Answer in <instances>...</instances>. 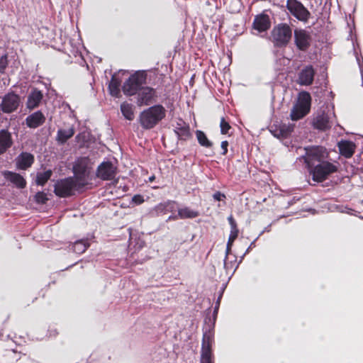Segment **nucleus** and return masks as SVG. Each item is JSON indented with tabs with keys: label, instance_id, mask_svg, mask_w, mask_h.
<instances>
[{
	"label": "nucleus",
	"instance_id": "obj_1",
	"mask_svg": "<svg viewBox=\"0 0 363 363\" xmlns=\"http://www.w3.org/2000/svg\"><path fill=\"white\" fill-rule=\"evenodd\" d=\"M166 116L163 106L157 104L143 111L139 116L140 125L146 130L155 127Z\"/></svg>",
	"mask_w": 363,
	"mask_h": 363
},
{
	"label": "nucleus",
	"instance_id": "obj_2",
	"mask_svg": "<svg viewBox=\"0 0 363 363\" xmlns=\"http://www.w3.org/2000/svg\"><path fill=\"white\" fill-rule=\"evenodd\" d=\"M147 74L145 71H137L131 74L123 83L122 90L126 96H131L136 94L146 84Z\"/></svg>",
	"mask_w": 363,
	"mask_h": 363
},
{
	"label": "nucleus",
	"instance_id": "obj_3",
	"mask_svg": "<svg viewBox=\"0 0 363 363\" xmlns=\"http://www.w3.org/2000/svg\"><path fill=\"white\" fill-rule=\"evenodd\" d=\"M82 184V183H79L74 177L60 179L55 184L54 192L59 197H68L74 195L76 191L84 188Z\"/></svg>",
	"mask_w": 363,
	"mask_h": 363
},
{
	"label": "nucleus",
	"instance_id": "obj_4",
	"mask_svg": "<svg viewBox=\"0 0 363 363\" xmlns=\"http://www.w3.org/2000/svg\"><path fill=\"white\" fill-rule=\"evenodd\" d=\"M311 105V96L307 91H301L298 94L297 102L294 105L290 117L292 121H298L306 116Z\"/></svg>",
	"mask_w": 363,
	"mask_h": 363
},
{
	"label": "nucleus",
	"instance_id": "obj_5",
	"mask_svg": "<svg viewBox=\"0 0 363 363\" xmlns=\"http://www.w3.org/2000/svg\"><path fill=\"white\" fill-rule=\"evenodd\" d=\"M305 155L303 156L307 167L311 169L317 164L329 159V153L322 146H311L304 148Z\"/></svg>",
	"mask_w": 363,
	"mask_h": 363
},
{
	"label": "nucleus",
	"instance_id": "obj_6",
	"mask_svg": "<svg viewBox=\"0 0 363 363\" xmlns=\"http://www.w3.org/2000/svg\"><path fill=\"white\" fill-rule=\"evenodd\" d=\"M337 171L336 162H331L328 160L317 163L316 165L309 169L313 181L322 182L325 181L329 175Z\"/></svg>",
	"mask_w": 363,
	"mask_h": 363
},
{
	"label": "nucleus",
	"instance_id": "obj_7",
	"mask_svg": "<svg viewBox=\"0 0 363 363\" xmlns=\"http://www.w3.org/2000/svg\"><path fill=\"white\" fill-rule=\"evenodd\" d=\"M292 30L286 23H280L272 31V41L277 47H285L291 40Z\"/></svg>",
	"mask_w": 363,
	"mask_h": 363
},
{
	"label": "nucleus",
	"instance_id": "obj_8",
	"mask_svg": "<svg viewBox=\"0 0 363 363\" xmlns=\"http://www.w3.org/2000/svg\"><path fill=\"white\" fill-rule=\"evenodd\" d=\"M89 160L86 157L78 159L73 166V172L76 181L82 183V186L84 187L87 184V178L89 174Z\"/></svg>",
	"mask_w": 363,
	"mask_h": 363
},
{
	"label": "nucleus",
	"instance_id": "obj_9",
	"mask_svg": "<svg viewBox=\"0 0 363 363\" xmlns=\"http://www.w3.org/2000/svg\"><path fill=\"white\" fill-rule=\"evenodd\" d=\"M286 8L298 20L307 22L311 16L308 10L298 0H287Z\"/></svg>",
	"mask_w": 363,
	"mask_h": 363
},
{
	"label": "nucleus",
	"instance_id": "obj_10",
	"mask_svg": "<svg viewBox=\"0 0 363 363\" xmlns=\"http://www.w3.org/2000/svg\"><path fill=\"white\" fill-rule=\"evenodd\" d=\"M213 335L209 332L203 333L201 345V363H213L212 344Z\"/></svg>",
	"mask_w": 363,
	"mask_h": 363
},
{
	"label": "nucleus",
	"instance_id": "obj_11",
	"mask_svg": "<svg viewBox=\"0 0 363 363\" xmlns=\"http://www.w3.org/2000/svg\"><path fill=\"white\" fill-rule=\"evenodd\" d=\"M117 174V167L109 161L103 162L97 168L96 177L102 180H112Z\"/></svg>",
	"mask_w": 363,
	"mask_h": 363
},
{
	"label": "nucleus",
	"instance_id": "obj_12",
	"mask_svg": "<svg viewBox=\"0 0 363 363\" xmlns=\"http://www.w3.org/2000/svg\"><path fill=\"white\" fill-rule=\"evenodd\" d=\"M294 43L296 48L301 51H306L311 46V35L304 29L294 30Z\"/></svg>",
	"mask_w": 363,
	"mask_h": 363
},
{
	"label": "nucleus",
	"instance_id": "obj_13",
	"mask_svg": "<svg viewBox=\"0 0 363 363\" xmlns=\"http://www.w3.org/2000/svg\"><path fill=\"white\" fill-rule=\"evenodd\" d=\"M136 95V104L139 106L150 105L157 96L156 90L150 86H143Z\"/></svg>",
	"mask_w": 363,
	"mask_h": 363
},
{
	"label": "nucleus",
	"instance_id": "obj_14",
	"mask_svg": "<svg viewBox=\"0 0 363 363\" xmlns=\"http://www.w3.org/2000/svg\"><path fill=\"white\" fill-rule=\"evenodd\" d=\"M315 71L312 65L303 67L298 74L297 82L302 86H309L313 84Z\"/></svg>",
	"mask_w": 363,
	"mask_h": 363
},
{
	"label": "nucleus",
	"instance_id": "obj_15",
	"mask_svg": "<svg viewBox=\"0 0 363 363\" xmlns=\"http://www.w3.org/2000/svg\"><path fill=\"white\" fill-rule=\"evenodd\" d=\"M19 104V96L15 94H8L1 101V109L4 113H11L15 111Z\"/></svg>",
	"mask_w": 363,
	"mask_h": 363
},
{
	"label": "nucleus",
	"instance_id": "obj_16",
	"mask_svg": "<svg viewBox=\"0 0 363 363\" xmlns=\"http://www.w3.org/2000/svg\"><path fill=\"white\" fill-rule=\"evenodd\" d=\"M313 125L315 128L320 130H328L332 126L330 117L328 113H326L324 111L318 113L313 119Z\"/></svg>",
	"mask_w": 363,
	"mask_h": 363
},
{
	"label": "nucleus",
	"instance_id": "obj_17",
	"mask_svg": "<svg viewBox=\"0 0 363 363\" xmlns=\"http://www.w3.org/2000/svg\"><path fill=\"white\" fill-rule=\"evenodd\" d=\"M4 177L11 183H12L18 189H23L26 186V181L20 174L11 172L4 171L2 172Z\"/></svg>",
	"mask_w": 363,
	"mask_h": 363
},
{
	"label": "nucleus",
	"instance_id": "obj_18",
	"mask_svg": "<svg viewBox=\"0 0 363 363\" xmlns=\"http://www.w3.org/2000/svg\"><path fill=\"white\" fill-rule=\"evenodd\" d=\"M45 122L44 114L40 111H35L27 116L26 118V124L30 128H37Z\"/></svg>",
	"mask_w": 363,
	"mask_h": 363
},
{
	"label": "nucleus",
	"instance_id": "obj_19",
	"mask_svg": "<svg viewBox=\"0 0 363 363\" xmlns=\"http://www.w3.org/2000/svg\"><path fill=\"white\" fill-rule=\"evenodd\" d=\"M43 98V94L42 91L37 89H33L28 96L26 102L27 108L33 110L38 107Z\"/></svg>",
	"mask_w": 363,
	"mask_h": 363
},
{
	"label": "nucleus",
	"instance_id": "obj_20",
	"mask_svg": "<svg viewBox=\"0 0 363 363\" xmlns=\"http://www.w3.org/2000/svg\"><path fill=\"white\" fill-rule=\"evenodd\" d=\"M16 166L20 169H27L34 162V156L26 152L21 153L16 159Z\"/></svg>",
	"mask_w": 363,
	"mask_h": 363
},
{
	"label": "nucleus",
	"instance_id": "obj_21",
	"mask_svg": "<svg viewBox=\"0 0 363 363\" xmlns=\"http://www.w3.org/2000/svg\"><path fill=\"white\" fill-rule=\"evenodd\" d=\"M340 153L346 158H350L356 149L355 144L350 140H341L337 143Z\"/></svg>",
	"mask_w": 363,
	"mask_h": 363
},
{
	"label": "nucleus",
	"instance_id": "obj_22",
	"mask_svg": "<svg viewBox=\"0 0 363 363\" xmlns=\"http://www.w3.org/2000/svg\"><path fill=\"white\" fill-rule=\"evenodd\" d=\"M13 145L11 133L7 130H0V155L4 154Z\"/></svg>",
	"mask_w": 363,
	"mask_h": 363
},
{
	"label": "nucleus",
	"instance_id": "obj_23",
	"mask_svg": "<svg viewBox=\"0 0 363 363\" xmlns=\"http://www.w3.org/2000/svg\"><path fill=\"white\" fill-rule=\"evenodd\" d=\"M270 27V21L267 15L262 14L256 16L253 22V28L259 32L268 30Z\"/></svg>",
	"mask_w": 363,
	"mask_h": 363
},
{
	"label": "nucleus",
	"instance_id": "obj_24",
	"mask_svg": "<svg viewBox=\"0 0 363 363\" xmlns=\"http://www.w3.org/2000/svg\"><path fill=\"white\" fill-rule=\"evenodd\" d=\"M174 132L179 139L186 140L190 137V130L189 125L182 120L177 123L174 128Z\"/></svg>",
	"mask_w": 363,
	"mask_h": 363
},
{
	"label": "nucleus",
	"instance_id": "obj_25",
	"mask_svg": "<svg viewBox=\"0 0 363 363\" xmlns=\"http://www.w3.org/2000/svg\"><path fill=\"white\" fill-rule=\"evenodd\" d=\"M74 134V129L70 127L67 129H59L57 133L56 140L59 144L65 143Z\"/></svg>",
	"mask_w": 363,
	"mask_h": 363
},
{
	"label": "nucleus",
	"instance_id": "obj_26",
	"mask_svg": "<svg viewBox=\"0 0 363 363\" xmlns=\"http://www.w3.org/2000/svg\"><path fill=\"white\" fill-rule=\"evenodd\" d=\"M121 81L115 76L111 77L108 84L110 94L113 96L118 97L120 96Z\"/></svg>",
	"mask_w": 363,
	"mask_h": 363
},
{
	"label": "nucleus",
	"instance_id": "obj_27",
	"mask_svg": "<svg viewBox=\"0 0 363 363\" xmlns=\"http://www.w3.org/2000/svg\"><path fill=\"white\" fill-rule=\"evenodd\" d=\"M199 216L197 211L191 209L190 208L185 207L178 210V217L180 219L194 218Z\"/></svg>",
	"mask_w": 363,
	"mask_h": 363
},
{
	"label": "nucleus",
	"instance_id": "obj_28",
	"mask_svg": "<svg viewBox=\"0 0 363 363\" xmlns=\"http://www.w3.org/2000/svg\"><path fill=\"white\" fill-rule=\"evenodd\" d=\"M121 111L125 119L128 121H133L134 119V111L132 104L127 102L122 103L121 105Z\"/></svg>",
	"mask_w": 363,
	"mask_h": 363
},
{
	"label": "nucleus",
	"instance_id": "obj_29",
	"mask_svg": "<svg viewBox=\"0 0 363 363\" xmlns=\"http://www.w3.org/2000/svg\"><path fill=\"white\" fill-rule=\"evenodd\" d=\"M89 247V242L87 240H79L73 244V250L77 254H82Z\"/></svg>",
	"mask_w": 363,
	"mask_h": 363
},
{
	"label": "nucleus",
	"instance_id": "obj_30",
	"mask_svg": "<svg viewBox=\"0 0 363 363\" xmlns=\"http://www.w3.org/2000/svg\"><path fill=\"white\" fill-rule=\"evenodd\" d=\"M52 172L50 169L38 172L36 175L35 182L38 185L43 186L51 177Z\"/></svg>",
	"mask_w": 363,
	"mask_h": 363
},
{
	"label": "nucleus",
	"instance_id": "obj_31",
	"mask_svg": "<svg viewBox=\"0 0 363 363\" xmlns=\"http://www.w3.org/2000/svg\"><path fill=\"white\" fill-rule=\"evenodd\" d=\"M196 135L199 143L203 147H211L212 143L207 138L206 134L201 130H196Z\"/></svg>",
	"mask_w": 363,
	"mask_h": 363
},
{
	"label": "nucleus",
	"instance_id": "obj_32",
	"mask_svg": "<svg viewBox=\"0 0 363 363\" xmlns=\"http://www.w3.org/2000/svg\"><path fill=\"white\" fill-rule=\"evenodd\" d=\"M220 132L222 134H228L229 130L231 128L229 123L222 118L220 123Z\"/></svg>",
	"mask_w": 363,
	"mask_h": 363
},
{
	"label": "nucleus",
	"instance_id": "obj_33",
	"mask_svg": "<svg viewBox=\"0 0 363 363\" xmlns=\"http://www.w3.org/2000/svg\"><path fill=\"white\" fill-rule=\"evenodd\" d=\"M238 230H230V236L228 238V241L227 243V249L229 250L230 246L232 245L234 240L237 238L238 235Z\"/></svg>",
	"mask_w": 363,
	"mask_h": 363
},
{
	"label": "nucleus",
	"instance_id": "obj_34",
	"mask_svg": "<svg viewBox=\"0 0 363 363\" xmlns=\"http://www.w3.org/2000/svg\"><path fill=\"white\" fill-rule=\"evenodd\" d=\"M35 199L37 203L43 204L46 203L48 199L47 197L46 194L40 191L35 194Z\"/></svg>",
	"mask_w": 363,
	"mask_h": 363
},
{
	"label": "nucleus",
	"instance_id": "obj_35",
	"mask_svg": "<svg viewBox=\"0 0 363 363\" xmlns=\"http://www.w3.org/2000/svg\"><path fill=\"white\" fill-rule=\"evenodd\" d=\"M169 203H170L168 202L164 203H160L157 206H156L155 208V211H156L157 214L164 213Z\"/></svg>",
	"mask_w": 363,
	"mask_h": 363
},
{
	"label": "nucleus",
	"instance_id": "obj_36",
	"mask_svg": "<svg viewBox=\"0 0 363 363\" xmlns=\"http://www.w3.org/2000/svg\"><path fill=\"white\" fill-rule=\"evenodd\" d=\"M8 65L7 55H3L0 57V72L4 73Z\"/></svg>",
	"mask_w": 363,
	"mask_h": 363
},
{
	"label": "nucleus",
	"instance_id": "obj_37",
	"mask_svg": "<svg viewBox=\"0 0 363 363\" xmlns=\"http://www.w3.org/2000/svg\"><path fill=\"white\" fill-rule=\"evenodd\" d=\"M145 201L143 196L140 194L134 195L132 198V202L136 205H140Z\"/></svg>",
	"mask_w": 363,
	"mask_h": 363
},
{
	"label": "nucleus",
	"instance_id": "obj_38",
	"mask_svg": "<svg viewBox=\"0 0 363 363\" xmlns=\"http://www.w3.org/2000/svg\"><path fill=\"white\" fill-rule=\"evenodd\" d=\"M213 198L216 201H223L224 199H225V195L220 191H216L213 195Z\"/></svg>",
	"mask_w": 363,
	"mask_h": 363
},
{
	"label": "nucleus",
	"instance_id": "obj_39",
	"mask_svg": "<svg viewBox=\"0 0 363 363\" xmlns=\"http://www.w3.org/2000/svg\"><path fill=\"white\" fill-rule=\"evenodd\" d=\"M145 242L140 239H138L137 240H135V244L134 245L135 251L141 250L145 246Z\"/></svg>",
	"mask_w": 363,
	"mask_h": 363
},
{
	"label": "nucleus",
	"instance_id": "obj_40",
	"mask_svg": "<svg viewBox=\"0 0 363 363\" xmlns=\"http://www.w3.org/2000/svg\"><path fill=\"white\" fill-rule=\"evenodd\" d=\"M228 220L230 225V230H238L237 228L236 222L232 216H229Z\"/></svg>",
	"mask_w": 363,
	"mask_h": 363
},
{
	"label": "nucleus",
	"instance_id": "obj_41",
	"mask_svg": "<svg viewBox=\"0 0 363 363\" xmlns=\"http://www.w3.org/2000/svg\"><path fill=\"white\" fill-rule=\"evenodd\" d=\"M228 141L225 140V141H223L221 143V148L223 149V155H225L227 152H228Z\"/></svg>",
	"mask_w": 363,
	"mask_h": 363
},
{
	"label": "nucleus",
	"instance_id": "obj_42",
	"mask_svg": "<svg viewBox=\"0 0 363 363\" xmlns=\"http://www.w3.org/2000/svg\"><path fill=\"white\" fill-rule=\"evenodd\" d=\"M292 130V128H289L287 131H284L283 129L281 130V135L284 137L287 136V135L291 133Z\"/></svg>",
	"mask_w": 363,
	"mask_h": 363
},
{
	"label": "nucleus",
	"instance_id": "obj_43",
	"mask_svg": "<svg viewBox=\"0 0 363 363\" xmlns=\"http://www.w3.org/2000/svg\"><path fill=\"white\" fill-rule=\"evenodd\" d=\"M73 267L75 268V270H79L80 269H82V263L81 262H77L73 266Z\"/></svg>",
	"mask_w": 363,
	"mask_h": 363
},
{
	"label": "nucleus",
	"instance_id": "obj_44",
	"mask_svg": "<svg viewBox=\"0 0 363 363\" xmlns=\"http://www.w3.org/2000/svg\"><path fill=\"white\" fill-rule=\"evenodd\" d=\"M222 298V294H220L218 298V301L216 302V306L215 307V310H216L217 308H218L219 307V305H220V299Z\"/></svg>",
	"mask_w": 363,
	"mask_h": 363
},
{
	"label": "nucleus",
	"instance_id": "obj_45",
	"mask_svg": "<svg viewBox=\"0 0 363 363\" xmlns=\"http://www.w3.org/2000/svg\"><path fill=\"white\" fill-rule=\"evenodd\" d=\"M155 179V175H152V176H150V177L148 178V181H149L150 182H153Z\"/></svg>",
	"mask_w": 363,
	"mask_h": 363
},
{
	"label": "nucleus",
	"instance_id": "obj_46",
	"mask_svg": "<svg viewBox=\"0 0 363 363\" xmlns=\"http://www.w3.org/2000/svg\"><path fill=\"white\" fill-rule=\"evenodd\" d=\"M133 241L130 242V246L133 245Z\"/></svg>",
	"mask_w": 363,
	"mask_h": 363
}]
</instances>
